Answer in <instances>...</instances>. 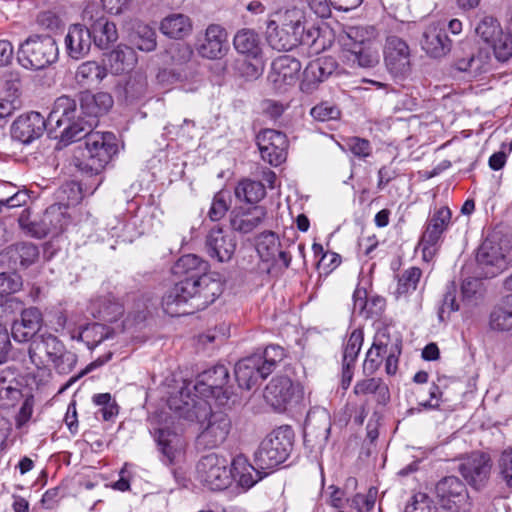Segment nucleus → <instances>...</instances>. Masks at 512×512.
<instances>
[{
  "label": "nucleus",
  "mask_w": 512,
  "mask_h": 512,
  "mask_svg": "<svg viewBox=\"0 0 512 512\" xmlns=\"http://www.w3.org/2000/svg\"><path fill=\"white\" fill-rule=\"evenodd\" d=\"M168 405L179 418L200 423L201 431L196 438L198 448H216L230 433L231 420L228 415L222 411L211 412L206 400L191 397L188 387L182 388L177 395L172 396Z\"/></svg>",
  "instance_id": "1"
},
{
  "label": "nucleus",
  "mask_w": 512,
  "mask_h": 512,
  "mask_svg": "<svg viewBox=\"0 0 512 512\" xmlns=\"http://www.w3.org/2000/svg\"><path fill=\"white\" fill-rule=\"evenodd\" d=\"M220 295L219 283L203 284L200 281L178 280L162 298L166 314L174 317L203 310Z\"/></svg>",
  "instance_id": "2"
},
{
  "label": "nucleus",
  "mask_w": 512,
  "mask_h": 512,
  "mask_svg": "<svg viewBox=\"0 0 512 512\" xmlns=\"http://www.w3.org/2000/svg\"><path fill=\"white\" fill-rule=\"evenodd\" d=\"M93 119H87L77 109L76 101L69 96L58 97L53 109L48 115V131L55 133L54 137L67 146L81 139L87 140V135L94 131Z\"/></svg>",
  "instance_id": "3"
},
{
  "label": "nucleus",
  "mask_w": 512,
  "mask_h": 512,
  "mask_svg": "<svg viewBox=\"0 0 512 512\" xmlns=\"http://www.w3.org/2000/svg\"><path fill=\"white\" fill-rule=\"evenodd\" d=\"M318 36V28L306 29L304 12L296 7L281 15L280 25L270 21L266 30L268 44L277 51H290L300 44L314 46Z\"/></svg>",
  "instance_id": "4"
},
{
  "label": "nucleus",
  "mask_w": 512,
  "mask_h": 512,
  "mask_svg": "<svg viewBox=\"0 0 512 512\" xmlns=\"http://www.w3.org/2000/svg\"><path fill=\"white\" fill-rule=\"evenodd\" d=\"M69 222L66 207L61 204L49 206L41 216L32 219L30 209L21 211L18 225L27 236L42 239L52 234L61 233Z\"/></svg>",
  "instance_id": "5"
},
{
  "label": "nucleus",
  "mask_w": 512,
  "mask_h": 512,
  "mask_svg": "<svg viewBox=\"0 0 512 512\" xmlns=\"http://www.w3.org/2000/svg\"><path fill=\"white\" fill-rule=\"evenodd\" d=\"M510 242L498 234L488 236L479 246L476 254V262L485 278H493L510 265L512 257L510 255Z\"/></svg>",
  "instance_id": "6"
},
{
  "label": "nucleus",
  "mask_w": 512,
  "mask_h": 512,
  "mask_svg": "<svg viewBox=\"0 0 512 512\" xmlns=\"http://www.w3.org/2000/svg\"><path fill=\"white\" fill-rule=\"evenodd\" d=\"M293 445V431L281 426L268 434L255 453V464L259 469L269 470L283 463L289 456Z\"/></svg>",
  "instance_id": "7"
},
{
  "label": "nucleus",
  "mask_w": 512,
  "mask_h": 512,
  "mask_svg": "<svg viewBox=\"0 0 512 512\" xmlns=\"http://www.w3.org/2000/svg\"><path fill=\"white\" fill-rule=\"evenodd\" d=\"M59 51L55 39L49 35H32L19 47L18 61L27 69L42 70L55 63Z\"/></svg>",
  "instance_id": "8"
},
{
  "label": "nucleus",
  "mask_w": 512,
  "mask_h": 512,
  "mask_svg": "<svg viewBox=\"0 0 512 512\" xmlns=\"http://www.w3.org/2000/svg\"><path fill=\"white\" fill-rule=\"evenodd\" d=\"M85 167L99 174L118 152L117 137L112 132L93 131L85 141Z\"/></svg>",
  "instance_id": "9"
},
{
  "label": "nucleus",
  "mask_w": 512,
  "mask_h": 512,
  "mask_svg": "<svg viewBox=\"0 0 512 512\" xmlns=\"http://www.w3.org/2000/svg\"><path fill=\"white\" fill-rule=\"evenodd\" d=\"M197 479L212 491H222L230 486L233 473L226 457L216 453L207 454L196 466Z\"/></svg>",
  "instance_id": "10"
},
{
  "label": "nucleus",
  "mask_w": 512,
  "mask_h": 512,
  "mask_svg": "<svg viewBox=\"0 0 512 512\" xmlns=\"http://www.w3.org/2000/svg\"><path fill=\"white\" fill-rule=\"evenodd\" d=\"M451 211L443 206L436 209L427 219L425 229L420 238L418 247L422 251L423 259L431 261L439 250L444 232L451 221Z\"/></svg>",
  "instance_id": "11"
},
{
  "label": "nucleus",
  "mask_w": 512,
  "mask_h": 512,
  "mask_svg": "<svg viewBox=\"0 0 512 512\" xmlns=\"http://www.w3.org/2000/svg\"><path fill=\"white\" fill-rule=\"evenodd\" d=\"M440 505L450 512H468L471 502L466 485L456 476L441 479L436 485Z\"/></svg>",
  "instance_id": "12"
},
{
  "label": "nucleus",
  "mask_w": 512,
  "mask_h": 512,
  "mask_svg": "<svg viewBox=\"0 0 512 512\" xmlns=\"http://www.w3.org/2000/svg\"><path fill=\"white\" fill-rule=\"evenodd\" d=\"M229 381V370L225 365L218 364L199 374L194 385L196 394L191 397L203 399L204 397H221L228 399L229 392L226 385Z\"/></svg>",
  "instance_id": "13"
},
{
  "label": "nucleus",
  "mask_w": 512,
  "mask_h": 512,
  "mask_svg": "<svg viewBox=\"0 0 512 512\" xmlns=\"http://www.w3.org/2000/svg\"><path fill=\"white\" fill-rule=\"evenodd\" d=\"M362 30L351 28L343 42V56L353 64L362 68H371L378 64L379 56L371 48V42L366 39H359Z\"/></svg>",
  "instance_id": "14"
},
{
  "label": "nucleus",
  "mask_w": 512,
  "mask_h": 512,
  "mask_svg": "<svg viewBox=\"0 0 512 512\" xmlns=\"http://www.w3.org/2000/svg\"><path fill=\"white\" fill-rule=\"evenodd\" d=\"M301 395V386L293 383L288 376L272 378L264 392L266 402L278 411L285 410L292 401H298Z\"/></svg>",
  "instance_id": "15"
},
{
  "label": "nucleus",
  "mask_w": 512,
  "mask_h": 512,
  "mask_svg": "<svg viewBox=\"0 0 512 512\" xmlns=\"http://www.w3.org/2000/svg\"><path fill=\"white\" fill-rule=\"evenodd\" d=\"M261 158L272 166H279L287 156V136L278 130L264 129L256 137Z\"/></svg>",
  "instance_id": "16"
},
{
  "label": "nucleus",
  "mask_w": 512,
  "mask_h": 512,
  "mask_svg": "<svg viewBox=\"0 0 512 512\" xmlns=\"http://www.w3.org/2000/svg\"><path fill=\"white\" fill-rule=\"evenodd\" d=\"M384 61L395 77H405L411 72V54L408 44L398 36H389L384 47Z\"/></svg>",
  "instance_id": "17"
},
{
  "label": "nucleus",
  "mask_w": 512,
  "mask_h": 512,
  "mask_svg": "<svg viewBox=\"0 0 512 512\" xmlns=\"http://www.w3.org/2000/svg\"><path fill=\"white\" fill-rule=\"evenodd\" d=\"M209 265L195 254L181 256L172 266V274L179 280L200 281L203 284L218 283L207 275Z\"/></svg>",
  "instance_id": "18"
},
{
  "label": "nucleus",
  "mask_w": 512,
  "mask_h": 512,
  "mask_svg": "<svg viewBox=\"0 0 512 512\" xmlns=\"http://www.w3.org/2000/svg\"><path fill=\"white\" fill-rule=\"evenodd\" d=\"M45 129L48 130V118L45 120L39 112L32 111L17 117L11 126V135L13 139L29 144L39 138Z\"/></svg>",
  "instance_id": "19"
},
{
  "label": "nucleus",
  "mask_w": 512,
  "mask_h": 512,
  "mask_svg": "<svg viewBox=\"0 0 512 512\" xmlns=\"http://www.w3.org/2000/svg\"><path fill=\"white\" fill-rule=\"evenodd\" d=\"M39 257L37 245L31 242H18L9 245L0 253V261L13 270L26 269Z\"/></svg>",
  "instance_id": "20"
},
{
  "label": "nucleus",
  "mask_w": 512,
  "mask_h": 512,
  "mask_svg": "<svg viewBox=\"0 0 512 512\" xmlns=\"http://www.w3.org/2000/svg\"><path fill=\"white\" fill-rule=\"evenodd\" d=\"M267 210L264 206L235 207L229 215L231 229L241 234H248L258 228L265 220Z\"/></svg>",
  "instance_id": "21"
},
{
  "label": "nucleus",
  "mask_w": 512,
  "mask_h": 512,
  "mask_svg": "<svg viewBox=\"0 0 512 512\" xmlns=\"http://www.w3.org/2000/svg\"><path fill=\"white\" fill-rule=\"evenodd\" d=\"M42 323L43 316L37 307L26 308L21 312L20 319L13 322L11 335L17 342H28L40 331Z\"/></svg>",
  "instance_id": "22"
},
{
  "label": "nucleus",
  "mask_w": 512,
  "mask_h": 512,
  "mask_svg": "<svg viewBox=\"0 0 512 512\" xmlns=\"http://www.w3.org/2000/svg\"><path fill=\"white\" fill-rule=\"evenodd\" d=\"M331 431V417L325 408L311 409L305 419L304 439L315 438L319 446L327 443Z\"/></svg>",
  "instance_id": "23"
},
{
  "label": "nucleus",
  "mask_w": 512,
  "mask_h": 512,
  "mask_svg": "<svg viewBox=\"0 0 512 512\" xmlns=\"http://www.w3.org/2000/svg\"><path fill=\"white\" fill-rule=\"evenodd\" d=\"M459 471L470 485L479 488L490 475V459L483 453H473L461 463Z\"/></svg>",
  "instance_id": "24"
},
{
  "label": "nucleus",
  "mask_w": 512,
  "mask_h": 512,
  "mask_svg": "<svg viewBox=\"0 0 512 512\" xmlns=\"http://www.w3.org/2000/svg\"><path fill=\"white\" fill-rule=\"evenodd\" d=\"M301 67L300 61L295 57L282 55L272 62L268 78L280 89L283 85H291L296 81Z\"/></svg>",
  "instance_id": "25"
},
{
  "label": "nucleus",
  "mask_w": 512,
  "mask_h": 512,
  "mask_svg": "<svg viewBox=\"0 0 512 512\" xmlns=\"http://www.w3.org/2000/svg\"><path fill=\"white\" fill-rule=\"evenodd\" d=\"M208 255L219 262H226L231 259L236 249V240L230 234H225L220 227H214L209 231L206 238Z\"/></svg>",
  "instance_id": "26"
},
{
  "label": "nucleus",
  "mask_w": 512,
  "mask_h": 512,
  "mask_svg": "<svg viewBox=\"0 0 512 512\" xmlns=\"http://www.w3.org/2000/svg\"><path fill=\"white\" fill-rule=\"evenodd\" d=\"M422 49L433 58L445 56L451 49V41L446 31L438 24L432 23L428 25L420 40Z\"/></svg>",
  "instance_id": "27"
},
{
  "label": "nucleus",
  "mask_w": 512,
  "mask_h": 512,
  "mask_svg": "<svg viewBox=\"0 0 512 512\" xmlns=\"http://www.w3.org/2000/svg\"><path fill=\"white\" fill-rule=\"evenodd\" d=\"M259 363L257 355L244 358L236 363L234 372L239 387L250 390L268 377Z\"/></svg>",
  "instance_id": "28"
},
{
  "label": "nucleus",
  "mask_w": 512,
  "mask_h": 512,
  "mask_svg": "<svg viewBox=\"0 0 512 512\" xmlns=\"http://www.w3.org/2000/svg\"><path fill=\"white\" fill-rule=\"evenodd\" d=\"M227 50V32L217 24H211L205 31L203 42L198 47V52L207 59L221 58Z\"/></svg>",
  "instance_id": "29"
},
{
  "label": "nucleus",
  "mask_w": 512,
  "mask_h": 512,
  "mask_svg": "<svg viewBox=\"0 0 512 512\" xmlns=\"http://www.w3.org/2000/svg\"><path fill=\"white\" fill-rule=\"evenodd\" d=\"M112 106L113 98L109 93L85 91L80 95V112L87 119H93L94 126L98 124V117L106 114Z\"/></svg>",
  "instance_id": "30"
},
{
  "label": "nucleus",
  "mask_w": 512,
  "mask_h": 512,
  "mask_svg": "<svg viewBox=\"0 0 512 512\" xmlns=\"http://www.w3.org/2000/svg\"><path fill=\"white\" fill-rule=\"evenodd\" d=\"M91 40L90 31L83 25H71L64 40L67 54L73 59L84 57L90 50Z\"/></svg>",
  "instance_id": "31"
},
{
  "label": "nucleus",
  "mask_w": 512,
  "mask_h": 512,
  "mask_svg": "<svg viewBox=\"0 0 512 512\" xmlns=\"http://www.w3.org/2000/svg\"><path fill=\"white\" fill-rule=\"evenodd\" d=\"M65 349L64 344L56 336L52 334H42L32 341L28 353L32 363L39 365L42 363L38 355L39 352H45L49 361H52Z\"/></svg>",
  "instance_id": "32"
},
{
  "label": "nucleus",
  "mask_w": 512,
  "mask_h": 512,
  "mask_svg": "<svg viewBox=\"0 0 512 512\" xmlns=\"http://www.w3.org/2000/svg\"><path fill=\"white\" fill-rule=\"evenodd\" d=\"M21 383L17 374L11 369H5L0 373V408L14 407L21 399Z\"/></svg>",
  "instance_id": "33"
},
{
  "label": "nucleus",
  "mask_w": 512,
  "mask_h": 512,
  "mask_svg": "<svg viewBox=\"0 0 512 512\" xmlns=\"http://www.w3.org/2000/svg\"><path fill=\"white\" fill-rule=\"evenodd\" d=\"M488 324L491 330L498 332L512 329V295H508L493 307L489 314Z\"/></svg>",
  "instance_id": "34"
},
{
  "label": "nucleus",
  "mask_w": 512,
  "mask_h": 512,
  "mask_svg": "<svg viewBox=\"0 0 512 512\" xmlns=\"http://www.w3.org/2000/svg\"><path fill=\"white\" fill-rule=\"evenodd\" d=\"M137 63L136 52L126 45H118L108 55V64L113 74L120 75L133 70Z\"/></svg>",
  "instance_id": "35"
},
{
  "label": "nucleus",
  "mask_w": 512,
  "mask_h": 512,
  "mask_svg": "<svg viewBox=\"0 0 512 512\" xmlns=\"http://www.w3.org/2000/svg\"><path fill=\"white\" fill-rule=\"evenodd\" d=\"M123 313V305L111 295L100 297L92 303L93 316L105 322H115Z\"/></svg>",
  "instance_id": "36"
},
{
  "label": "nucleus",
  "mask_w": 512,
  "mask_h": 512,
  "mask_svg": "<svg viewBox=\"0 0 512 512\" xmlns=\"http://www.w3.org/2000/svg\"><path fill=\"white\" fill-rule=\"evenodd\" d=\"M160 30L170 38L182 39L191 33L192 22L187 15L174 13L161 21Z\"/></svg>",
  "instance_id": "37"
},
{
  "label": "nucleus",
  "mask_w": 512,
  "mask_h": 512,
  "mask_svg": "<svg viewBox=\"0 0 512 512\" xmlns=\"http://www.w3.org/2000/svg\"><path fill=\"white\" fill-rule=\"evenodd\" d=\"M357 396L374 394L379 404L385 405L390 400V393L387 385L381 378H367L358 381L353 389Z\"/></svg>",
  "instance_id": "38"
},
{
  "label": "nucleus",
  "mask_w": 512,
  "mask_h": 512,
  "mask_svg": "<svg viewBox=\"0 0 512 512\" xmlns=\"http://www.w3.org/2000/svg\"><path fill=\"white\" fill-rule=\"evenodd\" d=\"M383 355L402 350V338L398 332H392L388 326L379 328L373 338L371 345Z\"/></svg>",
  "instance_id": "39"
},
{
  "label": "nucleus",
  "mask_w": 512,
  "mask_h": 512,
  "mask_svg": "<svg viewBox=\"0 0 512 512\" xmlns=\"http://www.w3.org/2000/svg\"><path fill=\"white\" fill-rule=\"evenodd\" d=\"M235 49L247 57L261 56L259 35L251 29H242L234 36Z\"/></svg>",
  "instance_id": "40"
},
{
  "label": "nucleus",
  "mask_w": 512,
  "mask_h": 512,
  "mask_svg": "<svg viewBox=\"0 0 512 512\" xmlns=\"http://www.w3.org/2000/svg\"><path fill=\"white\" fill-rule=\"evenodd\" d=\"M281 243L279 237L272 231L262 233L257 241L256 250L263 262L274 263L277 261V255Z\"/></svg>",
  "instance_id": "41"
},
{
  "label": "nucleus",
  "mask_w": 512,
  "mask_h": 512,
  "mask_svg": "<svg viewBox=\"0 0 512 512\" xmlns=\"http://www.w3.org/2000/svg\"><path fill=\"white\" fill-rule=\"evenodd\" d=\"M156 441L169 464L173 463L182 447L181 438L168 429L160 428L156 432Z\"/></svg>",
  "instance_id": "42"
},
{
  "label": "nucleus",
  "mask_w": 512,
  "mask_h": 512,
  "mask_svg": "<svg viewBox=\"0 0 512 512\" xmlns=\"http://www.w3.org/2000/svg\"><path fill=\"white\" fill-rule=\"evenodd\" d=\"M266 195V189L261 181L244 179L235 188V196L240 201L250 204L258 203Z\"/></svg>",
  "instance_id": "43"
},
{
  "label": "nucleus",
  "mask_w": 512,
  "mask_h": 512,
  "mask_svg": "<svg viewBox=\"0 0 512 512\" xmlns=\"http://www.w3.org/2000/svg\"><path fill=\"white\" fill-rule=\"evenodd\" d=\"M130 37L133 44L141 51L151 52L157 46L156 31L145 23H136Z\"/></svg>",
  "instance_id": "44"
},
{
  "label": "nucleus",
  "mask_w": 512,
  "mask_h": 512,
  "mask_svg": "<svg viewBox=\"0 0 512 512\" xmlns=\"http://www.w3.org/2000/svg\"><path fill=\"white\" fill-rule=\"evenodd\" d=\"M107 76V69L96 61H86L79 65L76 79L81 85L100 83Z\"/></svg>",
  "instance_id": "45"
},
{
  "label": "nucleus",
  "mask_w": 512,
  "mask_h": 512,
  "mask_svg": "<svg viewBox=\"0 0 512 512\" xmlns=\"http://www.w3.org/2000/svg\"><path fill=\"white\" fill-rule=\"evenodd\" d=\"M421 277L422 270L418 267H410L404 270L398 276L397 287L394 292L396 298L406 297L414 292L418 287Z\"/></svg>",
  "instance_id": "46"
},
{
  "label": "nucleus",
  "mask_w": 512,
  "mask_h": 512,
  "mask_svg": "<svg viewBox=\"0 0 512 512\" xmlns=\"http://www.w3.org/2000/svg\"><path fill=\"white\" fill-rule=\"evenodd\" d=\"M90 33L95 45L101 49H107L118 39L116 25L107 19L104 22H99L98 26Z\"/></svg>",
  "instance_id": "47"
},
{
  "label": "nucleus",
  "mask_w": 512,
  "mask_h": 512,
  "mask_svg": "<svg viewBox=\"0 0 512 512\" xmlns=\"http://www.w3.org/2000/svg\"><path fill=\"white\" fill-rule=\"evenodd\" d=\"M259 357V364L264 370V374L269 376L278 366L279 363L283 361L285 358V350L275 344H270L266 346L262 355H257Z\"/></svg>",
  "instance_id": "48"
},
{
  "label": "nucleus",
  "mask_w": 512,
  "mask_h": 512,
  "mask_svg": "<svg viewBox=\"0 0 512 512\" xmlns=\"http://www.w3.org/2000/svg\"><path fill=\"white\" fill-rule=\"evenodd\" d=\"M249 59L237 60V73L248 81L258 79L264 70L261 56L248 57Z\"/></svg>",
  "instance_id": "49"
},
{
  "label": "nucleus",
  "mask_w": 512,
  "mask_h": 512,
  "mask_svg": "<svg viewBox=\"0 0 512 512\" xmlns=\"http://www.w3.org/2000/svg\"><path fill=\"white\" fill-rule=\"evenodd\" d=\"M342 149L350 152L355 158L362 161L369 158L373 151L370 141L358 136H351L344 139Z\"/></svg>",
  "instance_id": "50"
},
{
  "label": "nucleus",
  "mask_w": 512,
  "mask_h": 512,
  "mask_svg": "<svg viewBox=\"0 0 512 512\" xmlns=\"http://www.w3.org/2000/svg\"><path fill=\"white\" fill-rule=\"evenodd\" d=\"M333 63L320 59L310 62L304 70L305 80L312 83L325 81L333 72Z\"/></svg>",
  "instance_id": "51"
},
{
  "label": "nucleus",
  "mask_w": 512,
  "mask_h": 512,
  "mask_svg": "<svg viewBox=\"0 0 512 512\" xmlns=\"http://www.w3.org/2000/svg\"><path fill=\"white\" fill-rule=\"evenodd\" d=\"M492 47L495 57L502 62L512 57V34L504 33L502 30L488 44Z\"/></svg>",
  "instance_id": "52"
},
{
  "label": "nucleus",
  "mask_w": 512,
  "mask_h": 512,
  "mask_svg": "<svg viewBox=\"0 0 512 512\" xmlns=\"http://www.w3.org/2000/svg\"><path fill=\"white\" fill-rule=\"evenodd\" d=\"M311 117L318 122L338 120L341 116L340 108L333 102L322 101L311 108Z\"/></svg>",
  "instance_id": "53"
},
{
  "label": "nucleus",
  "mask_w": 512,
  "mask_h": 512,
  "mask_svg": "<svg viewBox=\"0 0 512 512\" xmlns=\"http://www.w3.org/2000/svg\"><path fill=\"white\" fill-rule=\"evenodd\" d=\"M363 340L364 334L361 329H355L351 332L344 346L342 362L355 363L361 350Z\"/></svg>",
  "instance_id": "54"
},
{
  "label": "nucleus",
  "mask_w": 512,
  "mask_h": 512,
  "mask_svg": "<svg viewBox=\"0 0 512 512\" xmlns=\"http://www.w3.org/2000/svg\"><path fill=\"white\" fill-rule=\"evenodd\" d=\"M501 30L499 22L492 16L483 17L476 27V33L487 44H489Z\"/></svg>",
  "instance_id": "55"
},
{
  "label": "nucleus",
  "mask_w": 512,
  "mask_h": 512,
  "mask_svg": "<svg viewBox=\"0 0 512 512\" xmlns=\"http://www.w3.org/2000/svg\"><path fill=\"white\" fill-rule=\"evenodd\" d=\"M106 19L103 9L97 3L87 4L82 12L83 26L88 31H93L99 22H104Z\"/></svg>",
  "instance_id": "56"
},
{
  "label": "nucleus",
  "mask_w": 512,
  "mask_h": 512,
  "mask_svg": "<svg viewBox=\"0 0 512 512\" xmlns=\"http://www.w3.org/2000/svg\"><path fill=\"white\" fill-rule=\"evenodd\" d=\"M433 500L425 493H416L405 506L404 512H436Z\"/></svg>",
  "instance_id": "57"
},
{
  "label": "nucleus",
  "mask_w": 512,
  "mask_h": 512,
  "mask_svg": "<svg viewBox=\"0 0 512 512\" xmlns=\"http://www.w3.org/2000/svg\"><path fill=\"white\" fill-rule=\"evenodd\" d=\"M1 87L7 96L5 98L14 99V103L18 98L19 91L21 88L20 75L17 72H5L1 77Z\"/></svg>",
  "instance_id": "58"
},
{
  "label": "nucleus",
  "mask_w": 512,
  "mask_h": 512,
  "mask_svg": "<svg viewBox=\"0 0 512 512\" xmlns=\"http://www.w3.org/2000/svg\"><path fill=\"white\" fill-rule=\"evenodd\" d=\"M229 210V204L226 200L225 193L220 191L217 192L212 200L210 209L208 211V217L212 221L221 220Z\"/></svg>",
  "instance_id": "59"
},
{
  "label": "nucleus",
  "mask_w": 512,
  "mask_h": 512,
  "mask_svg": "<svg viewBox=\"0 0 512 512\" xmlns=\"http://www.w3.org/2000/svg\"><path fill=\"white\" fill-rule=\"evenodd\" d=\"M51 362L58 373L68 374L74 369L77 363V355L65 349Z\"/></svg>",
  "instance_id": "60"
},
{
  "label": "nucleus",
  "mask_w": 512,
  "mask_h": 512,
  "mask_svg": "<svg viewBox=\"0 0 512 512\" xmlns=\"http://www.w3.org/2000/svg\"><path fill=\"white\" fill-rule=\"evenodd\" d=\"M376 497L377 489L371 487L366 494H356L352 499L351 507L359 512L363 510L370 511L375 505Z\"/></svg>",
  "instance_id": "61"
},
{
  "label": "nucleus",
  "mask_w": 512,
  "mask_h": 512,
  "mask_svg": "<svg viewBox=\"0 0 512 512\" xmlns=\"http://www.w3.org/2000/svg\"><path fill=\"white\" fill-rule=\"evenodd\" d=\"M383 355L379 351L375 350L372 346L366 353V358L363 363V372L367 376H372L380 368L383 362Z\"/></svg>",
  "instance_id": "62"
},
{
  "label": "nucleus",
  "mask_w": 512,
  "mask_h": 512,
  "mask_svg": "<svg viewBox=\"0 0 512 512\" xmlns=\"http://www.w3.org/2000/svg\"><path fill=\"white\" fill-rule=\"evenodd\" d=\"M498 466L502 479L512 487V448L505 449L501 453Z\"/></svg>",
  "instance_id": "63"
},
{
  "label": "nucleus",
  "mask_w": 512,
  "mask_h": 512,
  "mask_svg": "<svg viewBox=\"0 0 512 512\" xmlns=\"http://www.w3.org/2000/svg\"><path fill=\"white\" fill-rule=\"evenodd\" d=\"M22 285L20 276L0 273V296L9 295L20 290Z\"/></svg>",
  "instance_id": "64"
}]
</instances>
